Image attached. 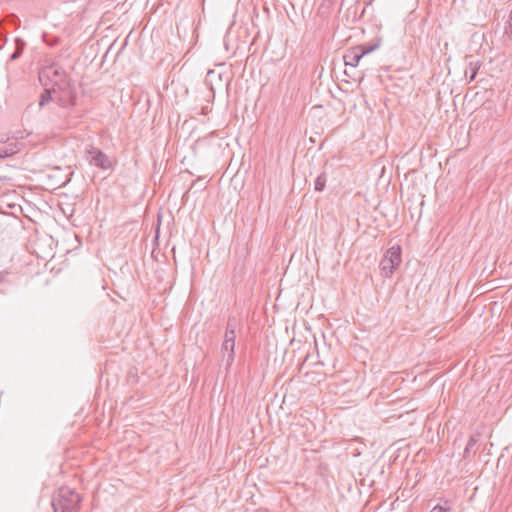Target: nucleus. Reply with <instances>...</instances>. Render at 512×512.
I'll return each mask as SVG.
<instances>
[{
    "mask_svg": "<svg viewBox=\"0 0 512 512\" xmlns=\"http://www.w3.org/2000/svg\"><path fill=\"white\" fill-rule=\"evenodd\" d=\"M82 501L81 495L69 487H60L52 497L54 512H78Z\"/></svg>",
    "mask_w": 512,
    "mask_h": 512,
    "instance_id": "obj_1",
    "label": "nucleus"
},
{
    "mask_svg": "<svg viewBox=\"0 0 512 512\" xmlns=\"http://www.w3.org/2000/svg\"><path fill=\"white\" fill-rule=\"evenodd\" d=\"M380 43L381 40L378 39L374 43H365L351 47L343 55L345 66L356 67L363 56L379 48Z\"/></svg>",
    "mask_w": 512,
    "mask_h": 512,
    "instance_id": "obj_2",
    "label": "nucleus"
},
{
    "mask_svg": "<svg viewBox=\"0 0 512 512\" xmlns=\"http://www.w3.org/2000/svg\"><path fill=\"white\" fill-rule=\"evenodd\" d=\"M401 261V247L399 245L390 247L380 262L382 274L390 277Z\"/></svg>",
    "mask_w": 512,
    "mask_h": 512,
    "instance_id": "obj_3",
    "label": "nucleus"
},
{
    "mask_svg": "<svg viewBox=\"0 0 512 512\" xmlns=\"http://www.w3.org/2000/svg\"><path fill=\"white\" fill-rule=\"evenodd\" d=\"M87 160L91 166L100 168L102 170H109L113 168V163L110 158L99 148L90 146L87 149Z\"/></svg>",
    "mask_w": 512,
    "mask_h": 512,
    "instance_id": "obj_4",
    "label": "nucleus"
},
{
    "mask_svg": "<svg viewBox=\"0 0 512 512\" xmlns=\"http://www.w3.org/2000/svg\"><path fill=\"white\" fill-rule=\"evenodd\" d=\"M66 75V71L57 64H52L50 66L44 67L40 73H39V79L41 82L44 83V85H48V82L51 84V86L59 81L60 79L64 78Z\"/></svg>",
    "mask_w": 512,
    "mask_h": 512,
    "instance_id": "obj_5",
    "label": "nucleus"
},
{
    "mask_svg": "<svg viewBox=\"0 0 512 512\" xmlns=\"http://www.w3.org/2000/svg\"><path fill=\"white\" fill-rule=\"evenodd\" d=\"M235 339L236 335H224V341L221 345L222 361H225V368L228 370L234 362L235 358Z\"/></svg>",
    "mask_w": 512,
    "mask_h": 512,
    "instance_id": "obj_6",
    "label": "nucleus"
},
{
    "mask_svg": "<svg viewBox=\"0 0 512 512\" xmlns=\"http://www.w3.org/2000/svg\"><path fill=\"white\" fill-rule=\"evenodd\" d=\"M55 95V101L58 103L59 106L62 108H71L76 105L77 100V91L75 85L63 89Z\"/></svg>",
    "mask_w": 512,
    "mask_h": 512,
    "instance_id": "obj_7",
    "label": "nucleus"
},
{
    "mask_svg": "<svg viewBox=\"0 0 512 512\" xmlns=\"http://www.w3.org/2000/svg\"><path fill=\"white\" fill-rule=\"evenodd\" d=\"M480 436H481V434L479 432H476L469 437L466 447L463 451L462 457L464 460L470 461L473 458V456L476 454L475 446L477 445V443L480 439Z\"/></svg>",
    "mask_w": 512,
    "mask_h": 512,
    "instance_id": "obj_8",
    "label": "nucleus"
},
{
    "mask_svg": "<svg viewBox=\"0 0 512 512\" xmlns=\"http://www.w3.org/2000/svg\"><path fill=\"white\" fill-rule=\"evenodd\" d=\"M6 145L0 147V159L8 158L21 150L22 144L19 143L16 139L12 138L11 142L5 143Z\"/></svg>",
    "mask_w": 512,
    "mask_h": 512,
    "instance_id": "obj_9",
    "label": "nucleus"
},
{
    "mask_svg": "<svg viewBox=\"0 0 512 512\" xmlns=\"http://www.w3.org/2000/svg\"><path fill=\"white\" fill-rule=\"evenodd\" d=\"M74 84L71 81V78L69 75H66L64 78L60 79L59 81L55 82L52 87L50 88L53 93H57L63 89L69 88L73 86Z\"/></svg>",
    "mask_w": 512,
    "mask_h": 512,
    "instance_id": "obj_10",
    "label": "nucleus"
},
{
    "mask_svg": "<svg viewBox=\"0 0 512 512\" xmlns=\"http://www.w3.org/2000/svg\"><path fill=\"white\" fill-rule=\"evenodd\" d=\"M14 42H15V51L10 55V58H9L10 61H15L18 58H20L24 51V48L26 46L25 41L21 38H16Z\"/></svg>",
    "mask_w": 512,
    "mask_h": 512,
    "instance_id": "obj_11",
    "label": "nucleus"
},
{
    "mask_svg": "<svg viewBox=\"0 0 512 512\" xmlns=\"http://www.w3.org/2000/svg\"><path fill=\"white\" fill-rule=\"evenodd\" d=\"M239 326V321L235 316H230L227 320L225 333L236 335V329Z\"/></svg>",
    "mask_w": 512,
    "mask_h": 512,
    "instance_id": "obj_12",
    "label": "nucleus"
},
{
    "mask_svg": "<svg viewBox=\"0 0 512 512\" xmlns=\"http://www.w3.org/2000/svg\"><path fill=\"white\" fill-rule=\"evenodd\" d=\"M52 100L55 101V95L50 88H46L40 96L39 106L43 107Z\"/></svg>",
    "mask_w": 512,
    "mask_h": 512,
    "instance_id": "obj_13",
    "label": "nucleus"
},
{
    "mask_svg": "<svg viewBox=\"0 0 512 512\" xmlns=\"http://www.w3.org/2000/svg\"><path fill=\"white\" fill-rule=\"evenodd\" d=\"M326 182H327V175L325 172H322L320 175H318V177L315 180L314 189L318 192L323 191L325 189Z\"/></svg>",
    "mask_w": 512,
    "mask_h": 512,
    "instance_id": "obj_14",
    "label": "nucleus"
},
{
    "mask_svg": "<svg viewBox=\"0 0 512 512\" xmlns=\"http://www.w3.org/2000/svg\"><path fill=\"white\" fill-rule=\"evenodd\" d=\"M481 63L479 61H470L468 64L470 70L469 82H472L480 69Z\"/></svg>",
    "mask_w": 512,
    "mask_h": 512,
    "instance_id": "obj_15",
    "label": "nucleus"
},
{
    "mask_svg": "<svg viewBox=\"0 0 512 512\" xmlns=\"http://www.w3.org/2000/svg\"><path fill=\"white\" fill-rule=\"evenodd\" d=\"M429 512H451L450 502L445 500L444 505L437 504Z\"/></svg>",
    "mask_w": 512,
    "mask_h": 512,
    "instance_id": "obj_16",
    "label": "nucleus"
},
{
    "mask_svg": "<svg viewBox=\"0 0 512 512\" xmlns=\"http://www.w3.org/2000/svg\"><path fill=\"white\" fill-rule=\"evenodd\" d=\"M505 34L511 39L512 38V11L509 14L507 25L505 26Z\"/></svg>",
    "mask_w": 512,
    "mask_h": 512,
    "instance_id": "obj_17",
    "label": "nucleus"
},
{
    "mask_svg": "<svg viewBox=\"0 0 512 512\" xmlns=\"http://www.w3.org/2000/svg\"><path fill=\"white\" fill-rule=\"evenodd\" d=\"M12 139H10L8 136L4 135V134H1L0 135V142L1 143H8V142H11Z\"/></svg>",
    "mask_w": 512,
    "mask_h": 512,
    "instance_id": "obj_18",
    "label": "nucleus"
},
{
    "mask_svg": "<svg viewBox=\"0 0 512 512\" xmlns=\"http://www.w3.org/2000/svg\"><path fill=\"white\" fill-rule=\"evenodd\" d=\"M7 275H8L7 272H1L0 273V284L5 281V276H7Z\"/></svg>",
    "mask_w": 512,
    "mask_h": 512,
    "instance_id": "obj_19",
    "label": "nucleus"
},
{
    "mask_svg": "<svg viewBox=\"0 0 512 512\" xmlns=\"http://www.w3.org/2000/svg\"><path fill=\"white\" fill-rule=\"evenodd\" d=\"M254 512H267L266 510H262V509H259V510H256Z\"/></svg>",
    "mask_w": 512,
    "mask_h": 512,
    "instance_id": "obj_20",
    "label": "nucleus"
},
{
    "mask_svg": "<svg viewBox=\"0 0 512 512\" xmlns=\"http://www.w3.org/2000/svg\"><path fill=\"white\" fill-rule=\"evenodd\" d=\"M0 292H1V293H4V291H3V290H1V289H0Z\"/></svg>",
    "mask_w": 512,
    "mask_h": 512,
    "instance_id": "obj_21",
    "label": "nucleus"
}]
</instances>
